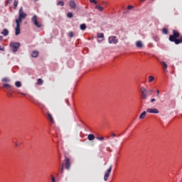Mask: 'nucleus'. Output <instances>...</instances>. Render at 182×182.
Wrapping results in <instances>:
<instances>
[{
  "instance_id": "7c9ffc66",
  "label": "nucleus",
  "mask_w": 182,
  "mask_h": 182,
  "mask_svg": "<svg viewBox=\"0 0 182 182\" xmlns=\"http://www.w3.org/2000/svg\"><path fill=\"white\" fill-rule=\"evenodd\" d=\"M97 140L103 141L105 140L104 136H96Z\"/></svg>"
},
{
  "instance_id": "a19ab883",
  "label": "nucleus",
  "mask_w": 182,
  "mask_h": 182,
  "mask_svg": "<svg viewBox=\"0 0 182 182\" xmlns=\"http://www.w3.org/2000/svg\"><path fill=\"white\" fill-rule=\"evenodd\" d=\"M11 1L12 0H6V5H8V4H11Z\"/></svg>"
},
{
  "instance_id": "4be33fe9",
  "label": "nucleus",
  "mask_w": 182,
  "mask_h": 182,
  "mask_svg": "<svg viewBox=\"0 0 182 182\" xmlns=\"http://www.w3.org/2000/svg\"><path fill=\"white\" fill-rule=\"evenodd\" d=\"M97 37L98 39H103V38H105V34L103 33H98Z\"/></svg>"
},
{
  "instance_id": "2eb2a0df",
  "label": "nucleus",
  "mask_w": 182,
  "mask_h": 182,
  "mask_svg": "<svg viewBox=\"0 0 182 182\" xmlns=\"http://www.w3.org/2000/svg\"><path fill=\"white\" fill-rule=\"evenodd\" d=\"M31 56L32 58H38V56H39V52L36 50L33 51L31 53Z\"/></svg>"
},
{
  "instance_id": "39448f33",
  "label": "nucleus",
  "mask_w": 182,
  "mask_h": 182,
  "mask_svg": "<svg viewBox=\"0 0 182 182\" xmlns=\"http://www.w3.org/2000/svg\"><path fill=\"white\" fill-rule=\"evenodd\" d=\"M10 46L12 48L13 52L15 53V52H18V48L19 46H21V43H15V42H11Z\"/></svg>"
},
{
  "instance_id": "20e7f679",
  "label": "nucleus",
  "mask_w": 182,
  "mask_h": 182,
  "mask_svg": "<svg viewBox=\"0 0 182 182\" xmlns=\"http://www.w3.org/2000/svg\"><path fill=\"white\" fill-rule=\"evenodd\" d=\"M113 168V165H110L109 168L105 171V176H104V180L105 181H107L109 180V177H110V173H112V169Z\"/></svg>"
},
{
  "instance_id": "a18cd8bd",
  "label": "nucleus",
  "mask_w": 182,
  "mask_h": 182,
  "mask_svg": "<svg viewBox=\"0 0 182 182\" xmlns=\"http://www.w3.org/2000/svg\"><path fill=\"white\" fill-rule=\"evenodd\" d=\"M112 137H116V134H112Z\"/></svg>"
},
{
  "instance_id": "09e8293b",
  "label": "nucleus",
  "mask_w": 182,
  "mask_h": 182,
  "mask_svg": "<svg viewBox=\"0 0 182 182\" xmlns=\"http://www.w3.org/2000/svg\"><path fill=\"white\" fill-rule=\"evenodd\" d=\"M35 2L38 1V0H34Z\"/></svg>"
},
{
  "instance_id": "49530a36",
  "label": "nucleus",
  "mask_w": 182,
  "mask_h": 182,
  "mask_svg": "<svg viewBox=\"0 0 182 182\" xmlns=\"http://www.w3.org/2000/svg\"><path fill=\"white\" fill-rule=\"evenodd\" d=\"M2 40V36H0V41H1Z\"/></svg>"
},
{
  "instance_id": "423d86ee",
  "label": "nucleus",
  "mask_w": 182,
  "mask_h": 182,
  "mask_svg": "<svg viewBox=\"0 0 182 182\" xmlns=\"http://www.w3.org/2000/svg\"><path fill=\"white\" fill-rule=\"evenodd\" d=\"M31 21L37 27V28H41L42 26V24L41 23L38 22V16L36 15H34L32 18Z\"/></svg>"
},
{
  "instance_id": "0eeeda50",
  "label": "nucleus",
  "mask_w": 182,
  "mask_h": 182,
  "mask_svg": "<svg viewBox=\"0 0 182 182\" xmlns=\"http://www.w3.org/2000/svg\"><path fill=\"white\" fill-rule=\"evenodd\" d=\"M64 166H65L66 170H69V168H70V159L68 158L67 156H65Z\"/></svg>"
},
{
  "instance_id": "4c0bfd02",
  "label": "nucleus",
  "mask_w": 182,
  "mask_h": 182,
  "mask_svg": "<svg viewBox=\"0 0 182 182\" xmlns=\"http://www.w3.org/2000/svg\"><path fill=\"white\" fill-rule=\"evenodd\" d=\"M133 8V6H128L127 7V9H128L129 11H130V9H132Z\"/></svg>"
},
{
  "instance_id": "5701e85b",
  "label": "nucleus",
  "mask_w": 182,
  "mask_h": 182,
  "mask_svg": "<svg viewBox=\"0 0 182 182\" xmlns=\"http://www.w3.org/2000/svg\"><path fill=\"white\" fill-rule=\"evenodd\" d=\"M15 86L16 87H21V86H22V83L20 81H16L15 82Z\"/></svg>"
},
{
  "instance_id": "8fccbe9b",
  "label": "nucleus",
  "mask_w": 182,
  "mask_h": 182,
  "mask_svg": "<svg viewBox=\"0 0 182 182\" xmlns=\"http://www.w3.org/2000/svg\"><path fill=\"white\" fill-rule=\"evenodd\" d=\"M151 1H154V0H151Z\"/></svg>"
},
{
  "instance_id": "c03bdc74",
  "label": "nucleus",
  "mask_w": 182,
  "mask_h": 182,
  "mask_svg": "<svg viewBox=\"0 0 182 182\" xmlns=\"http://www.w3.org/2000/svg\"><path fill=\"white\" fill-rule=\"evenodd\" d=\"M20 95H23V96H26V94L23 93V92H19Z\"/></svg>"
},
{
  "instance_id": "de8ad7c7",
  "label": "nucleus",
  "mask_w": 182,
  "mask_h": 182,
  "mask_svg": "<svg viewBox=\"0 0 182 182\" xmlns=\"http://www.w3.org/2000/svg\"><path fill=\"white\" fill-rule=\"evenodd\" d=\"M98 42H102V40L100 41V40H98Z\"/></svg>"
},
{
  "instance_id": "f704fd0d",
  "label": "nucleus",
  "mask_w": 182,
  "mask_h": 182,
  "mask_svg": "<svg viewBox=\"0 0 182 182\" xmlns=\"http://www.w3.org/2000/svg\"><path fill=\"white\" fill-rule=\"evenodd\" d=\"M57 5H60V6H63V5H65V3L63 1H58Z\"/></svg>"
},
{
  "instance_id": "aec40b11",
  "label": "nucleus",
  "mask_w": 182,
  "mask_h": 182,
  "mask_svg": "<svg viewBox=\"0 0 182 182\" xmlns=\"http://www.w3.org/2000/svg\"><path fill=\"white\" fill-rule=\"evenodd\" d=\"M88 140H90V141H92V140H95V135L90 134L87 136Z\"/></svg>"
},
{
  "instance_id": "37998d69",
  "label": "nucleus",
  "mask_w": 182,
  "mask_h": 182,
  "mask_svg": "<svg viewBox=\"0 0 182 182\" xmlns=\"http://www.w3.org/2000/svg\"><path fill=\"white\" fill-rule=\"evenodd\" d=\"M102 4L103 5H107V3H106L105 1H102Z\"/></svg>"
},
{
  "instance_id": "dca6fc26",
  "label": "nucleus",
  "mask_w": 182,
  "mask_h": 182,
  "mask_svg": "<svg viewBox=\"0 0 182 182\" xmlns=\"http://www.w3.org/2000/svg\"><path fill=\"white\" fill-rule=\"evenodd\" d=\"M48 119L50 120V123H52V124H53L55 123V121L53 120V117H52V114H50V113H48Z\"/></svg>"
},
{
  "instance_id": "c756f323",
  "label": "nucleus",
  "mask_w": 182,
  "mask_h": 182,
  "mask_svg": "<svg viewBox=\"0 0 182 182\" xmlns=\"http://www.w3.org/2000/svg\"><path fill=\"white\" fill-rule=\"evenodd\" d=\"M90 4H94L95 5H97V0H90Z\"/></svg>"
},
{
  "instance_id": "e433bc0d",
  "label": "nucleus",
  "mask_w": 182,
  "mask_h": 182,
  "mask_svg": "<svg viewBox=\"0 0 182 182\" xmlns=\"http://www.w3.org/2000/svg\"><path fill=\"white\" fill-rule=\"evenodd\" d=\"M2 82H9V80L8 79V77H4L2 79Z\"/></svg>"
},
{
  "instance_id": "7ed1b4c3",
  "label": "nucleus",
  "mask_w": 182,
  "mask_h": 182,
  "mask_svg": "<svg viewBox=\"0 0 182 182\" xmlns=\"http://www.w3.org/2000/svg\"><path fill=\"white\" fill-rule=\"evenodd\" d=\"M25 18H26V14L23 12V9L21 7L19 9L18 18L16 19V22L21 23L22 22V19H25Z\"/></svg>"
},
{
  "instance_id": "4468645a",
  "label": "nucleus",
  "mask_w": 182,
  "mask_h": 182,
  "mask_svg": "<svg viewBox=\"0 0 182 182\" xmlns=\"http://www.w3.org/2000/svg\"><path fill=\"white\" fill-rule=\"evenodd\" d=\"M146 114H147V112L146 111H144L140 115H139V119L143 120L146 117Z\"/></svg>"
},
{
  "instance_id": "cd10ccee",
  "label": "nucleus",
  "mask_w": 182,
  "mask_h": 182,
  "mask_svg": "<svg viewBox=\"0 0 182 182\" xmlns=\"http://www.w3.org/2000/svg\"><path fill=\"white\" fill-rule=\"evenodd\" d=\"M18 0H14V9H16V6H18Z\"/></svg>"
},
{
  "instance_id": "473e14b6",
  "label": "nucleus",
  "mask_w": 182,
  "mask_h": 182,
  "mask_svg": "<svg viewBox=\"0 0 182 182\" xmlns=\"http://www.w3.org/2000/svg\"><path fill=\"white\" fill-rule=\"evenodd\" d=\"M64 168H65V164H62V168H61V170H60V173L61 174H63Z\"/></svg>"
},
{
  "instance_id": "9d476101",
  "label": "nucleus",
  "mask_w": 182,
  "mask_h": 182,
  "mask_svg": "<svg viewBox=\"0 0 182 182\" xmlns=\"http://www.w3.org/2000/svg\"><path fill=\"white\" fill-rule=\"evenodd\" d=\"M109 43H114L116 45L119 42V41L116 38V36H110L108 40Z\"/></svg>"
},
{
  "instance_id": "6ab92c4d",
  "label": "nucleus",
  "mask_w": 182,
  "mask_h": 182,
  "mask_svg": "<svg viewBox=\"0 0 182 182\" xmlns=\"http://www.w3.org/2000/svg\"><path fill=\"white\" fill-rule=\"evenodd\" d=\"M154 76H153V75H149V77H148V82H149V83H151V82H153L154 80Z\"/></svg>"
},
{
  "instance_id": "a878e982",
  "label": "nucleus",
  "mask_w": 182,
  "mask_h": 182,
  "mask_svg": "<svg viewBox=\"0 0 182 182\" xmlns=\"http://www.w3.org/2000/svg\"><path fill=\"white\" fill-rule=\"evenodd\" d=\"M162 33H164V35H167L168 33V30L166 28H162Z\"/></svg>"
},
{
  "instance_id": "79ce46f5",
  "label": "nucleus",
  "mask_w": 182,
  "mask_h": 182,
  "mask_svg": "<svg viewBox=\"0 0 182 182\" xmlns=\"http://www.w3.org/2000/svg\"><path fill=\"white\" fill-rule=\"evenodd\" d=\"M0 50H3V51L5 50V48H4V47L1 48V46H0Z\"/></svg>"
},
{
  "instance_id": "ddd939ff",
  "label": "nucleus",
  "mask_w": 182,
  "mask_h": 182,
  "mask_svg": "<svg viewBox=\"0 0 182 182\" xmlns=\"http://www.w3.org/2000/svg\"><path fill=\"white\" fill-rule=\"evenodd\" d=\"M1 35L4 36H8V35H9V31L6 28H4L1 32Z\"/></svg>"
},
{
  "instance_id": "ea45409f",
  "label": "nucleus",
  "mask_w": 182,
  "mask_h": 182,
  "mask_svg": "<svg viewBox=\"0 0 182 182\" xmlns=\"http://www.w3.org/2000/svg\"><path fill=\"white\" fill-rule=\"evenodd\" d=\"M154 102H156V99L155 98H152L151 100V103H154Z\"/></svg>"
},
{
  "instance_id": "b1692460",
  "label": "nucleus",
  "mask_w": 182,
  "mask_h": 182,
  "mask_svg": "<svg viewBox=\"0 0 182 182\" xmlns=\"http://www.w3.org/2000/svg\"><path fill=\"white\" fill-rule=\"evenodd\" d=\"M86 24L82 23L80 26V28L81 29V31H85L86 29Z\"/></svg>"
},
{
  "instance_id": "58836bf2",
  "label": "nucleus",
  "mask_w": 182,
  "mask_h": 182,
  "mask_svg": "<svg viewBox=\"0 0 182 182\" xmlns=\"http://www.w3.org/2000/svg\"><path fill=\"white\" fill-rule=\"evenodd\" d=\"M160 95V91L159 90H156V97H159V95Z\"/></svg>"
},
{
  "instance_id": "1a4fd4ad",
  "label": "nucleus",
  "mask_w": 182,
  "mask_h": 182,
  "mask_svg": "<svg viewBox=\"0 0 182 182\" xmlns=\"http://www.w3.org/2000/svg\"><path fill=\"white\" fill-rule=\"evenodd\" d=\"M147 113H152L154 114H159L160 113V111L157 109V108H148L146 109Z\"/></svg>"
},
{
  "instance_id": "a211bd4d",
  "label": "nucleus",
  "mask_w": 182,
  "mask_h": 182,
  "mask_svg": "<svg viewBox=\"0 0 182 182\" xmlns=\"http://www.w3.org/2000/svg\"><path fill=\"white\" fill-rule=\"evenodd\" d=\"M161 63L163 66V69L165 70H167V68H168L167 63H166V62H164V61H161Z\"/></svg>"
},
{
  "instance_id": "f257e3e1",
  "label": "nucleus",
  "mask_w": 182,
  "mask_h": 182,
  "mask_svg": "<svg viewBox=\"0 0 182 182\" xmlns=\"http://www.w3.org/2000/svg\"><path fill=\"white\" fill-rule=\"evenodd\" d=\"M172 33V35L169 36V41L171 42H174L175 45H180V43H182V36L180 37L178 31L173 30Z\"/></svg>"
},
{
  "instance_id": "bb28decb",
  "label": "nucleus",
  "mask_w": 182,
  "mask_h": 182,
  "mask_svg": "<svg viewBox=\"0 0 182 182\" xmlns=\"http://www.w3.org/2000/svg\"><path fill=\"white\" fill-rule=\"evenodd\" d=\"M67 16H68V18H73V13H72V12L68 13Z\"/></svg>"
},
{
  "instance_id": "c9c22d12",
  "label": "nucleus",
  "mask_w": 182,
  "mask_h": 182,
  "mask_svg": "<svg viewBox=\"0 0 182 182\" xmlns=\"http://www.w3.org/2000/svg\"><path fill=\"white\" fill-rule=\"evenodd\" d=\"M13 143H14L16 147H19V146H21V144H19L18 142L15 141H13Z\"/></svg>"
},
{
  "instance_id": "c85d7f7f",
  "label": "nucleus",
  "mask_w": 182,
  "mask_h": 182,
  "mask_svg": "<svg viewBox=\"0 0 182 182\" xmlns=\"http://www.w3.org/2000/svg\"><path fill=\"white\" fill-rule=\"evenodd\" d=\"M3 87H6L7 89H11V86L9 84H4Z\"/></svg>"
},
{
  "instance_id": "72a5a7b5",
  "label": "nucleus",
  "mask_w": 182,
  "mask_h": 182,
  "mask_svg": "<svg viewBox=\"0 0 182 182\" xmlns=\"http://www.w3.org/2000/svg\"><path fill=\"white\" fill-rule=\"evenodd\" d=\"M51 181L52 182H56V179L55 178V176L54 175H51Z\"/></svg>"
},
{
  "instance_id": "f3484780",
  "label": "nucleus",
  "mask_w": 182,
  "mask_h": 182,
  "mask_svg": "<svg viewBox=\"0 0 182 182\" xmlns=\"http://www.w3.org/2000/svg\"><path fill=\"white\" fill-rule=\"evenodd\" d=\"M136 48H143V43H141L140 41H138L136 43Z\"/></svg>"
},
{
  "instance_id": "6e6552de",
  "label": "nucleus",
  "mask_w": 182,
  "mask_h": 182,
  "mask_svg": "<svg viewBox=\"0 0 182 182\" xmlns=\"http://www.w3.org/2000/svg\"><path fill=\"white\" fill-rule=\"evenodd\" d=\"M16 26L15 28V31H16L15 35L18 36V35L21 33V23L16 21Z\"/></svg>"
},
{
  "instance_id": "f8f14e48",
  "label": "nucleus",
  "mask_w": 182,
  "mask_h": 182,
  "mask_svg": "<svg viewBox=\"0 0 182 182\" xmlns=\"http://www.w3.org/2000/svg\"><path fill=\"white\" fill-rule=\"evenodd\" d=\"M95 9H97L100 12H103V11H105V7L97 4L95 6Z\"/></svg>"
},
{
  "instance_id": "2f4dec72",
  "label": "nucleus",
  "mask_w": 182,
  "mask_h": 182,
  "mask_svg": "<svg viewBox=\"0 0 182 182\" xmlns=\"http://www.w3.org/2000/svg\"><path fill=\"white\" fill-rule=\"evenodd\" d=\"M73 36H75V33H73V31H70L69 33V37L70 38H73Z\"/></svg>"
},
{
  "instance_id": "412c9836",
  "label": "nucleus",
  "mask_w": 182,
  "mask_h": 182,
  "mask_svg": "<svg viewBox=\"0 0 182 182\" xmlns=\"http://www.w3.org/2000/svg\"><path fill=\"white\" fill-rule=\"evenodd\" d=\"M37 85H38V86H41V85H43V79H38V80H37Z\"/></svg>"
},
{
  "instance_id": "393cba45",
  "label": "nucleus",
  "mask_w": 182,
  "mask_h": 182,
  "mask_svg": "<svg viewBox=\"0 0 182 182\" xmlns=\"http://www.w3.org/2000/svg\"><path fill=\"white\" fill-rule=\"evenodd\" d=\"M14 95V92H12V90H9V92H7V96L9 97H12V95Z\"/></svg>"
},
{
  "instance_id": "9b49d317",
  "label": "nucleus",
  "mask_w": 182,
  "mask_h": 182,
  "mask_svg": "<svg viewBox=\"0 0 182 182\" xmlns=\"http://www.w3.org/2000/svg\"><path fill=\"white\" fill-rule=\"evenodd\" d=\"M69 6L71 9H76V2H75L73 0L70 1Z\"/></svg>"
},
{
  "instance_id": "f03ea898",
  "label": "nucleus",
  "mask_w": 182,
  "mask_h": 182,
  "mask_svg": "<svg viewBox=\"0 0 182 182\" xmlns=\"http://www.w3.org/2000/svg\"><path fill=\"white\" fill-rule=\"evenodd\" d=\"M140 92L142 100H147L149 96H151L153 94V90H147V88L144 87H141Z\"/></svg>"
}]
</instances>
